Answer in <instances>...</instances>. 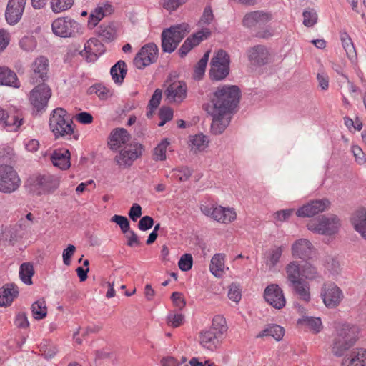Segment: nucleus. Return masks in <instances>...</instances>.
I'll list each match as a JSON object with an SVG mask.
<instances>
[{
	"label": "nucleus",
	"mask_w": 366,
	"mask_h": 366,
	"mask_svg": "<svg viewBox=\"0 0 366 366\" xmlns=\"http://www.w3.org/2000/svg\"><path fill=\"white\" fill-rule=\"evenodd\" d=\"M239 97L240 90L237 86L224 85L217 88L207 108L208 113L213 117L211 125L213 134H220L227 127Z\"/></svg>",
	"instance_id": "1"
},
{
	"label": "nucleus",
	"mask_w": 366,
	"mask_h": 366,
	"mask_svg": "<svg viewBox=\"0 0 366 366\" xmlns=\"http://www.w3.org/2000/svg\"><path fill=\"white\" fill-rule=\"evenodd\" d=\"M227 329L225 318L222 315H216L212 320L211 327L200 332V345L206 350L214 351L221 346Z\"/></svg>",
	"instance_id": "2"
},
{
	"label": "nucleus",
	"mask_w": 366,
	"mask_h": 366,
	"mask_svg": "<svg viewBox=\"0 0 366 366\" xmlns=\"http://www.w3.org/2000/svg\"><path fill=\"white\" fill-rule=\"evenodd\" d=\"M358 330L356 326L342 324L337 328V336L333 340L332 352L337 357L345 356L357 339Z\"/></svg>",
	"instance_id": "3"
},
{
	"label": "nucleus",
	"mask_w": 366,
	"mask_h": 366,
	"mask_svg": "<svg viewBox=\"0 0 366 366\" xmlns=\"http://www.w3.org/2000/svg\"><path fill=\"white\" fill-rule=\"evenodd\" d=\"M285 272L289 286L305 302L310 300L308 283L302 280V269L297 262H290L285 267Z\"/></svg>",
	"instance_id": "4"
},
{
	"label": "nucleus",
	"mask_w": 366,
	"mask_h": 366,
	"mask_svg": "<svg viewBox=\"0 0 366 366\" xmlns=\"http://www.w3.org/2000/svg\"><path fill=\"white\" fill-rule=\"evenodd\" d=\"M190 31V26L187 23H182L164 29L162 33V49L164 52L172 53L180 41Z\"/></svg>",
	"instance_id": "5"
},
{
	"label": "nucleus",
	"mask_w": 366,
	"mask_h": 366,
	"mask_svg": "<svg viewBox=\"0 0 366 366\" xmlns=\"http://www.w3.org/2000/svg\"><path fill=\"white\" fill-rule=\"evenodd\" d=\"M66 111L61 107L53 110L49 118V127L56 138L71 135L74 129L71 125V119L66 118Z\"/></svg>",
	"instance_id": "6"
},
{
	"label": "nucleus",
	"mask_w": 366,
	"mask_h": 366,
	"mask_svg": "<svg viewBox=\"0 0 366 366\" xmlns=\"http://www.w3.org/2000/svg\"><path fill=\"white\" fill-rule=\"evenodd\" d=\"M53 33L61 38H74L83 34L84 28L70 17L55 19L51 24Z\"/></svg>",
	"instance_id": "7"
},
{
	"label": "nucleus",
	"mask_w": 366,
	"mask_h": 366,
	"mask_svg": "<svg viewBox=\"0 0 366 366\" xmlns=\"http://www.w3.org/2000/svg\"><path fill=\"white\" fill-rule=\"evenodd\" d=\"M20 184V178L12 167L0 164V192L11 193L19 187Z\"/></svg>",
	"instance_id": "8"
},
{
	"label": "nucleus",
	"mask_w": 366,
	"mask_h": 366,
	"mask_svg": "<svg viewBox=\"0 0 366 366\" xmlns=\"http://www.w3.org/2000/svg\"><path fill=\"white\" fill-rule=\"evenodd\" d=\"M339 226V219L335 216L331 217L322 216L318 219L310 220L307 224L310 231L319 234L327 235L336 233Z\"/></svg>",
	"instance_id": "9"
},
{
	"label": "nucleus",
	"mask_w": 366,
	"mask_h": 366,
	"mask_svg": "<svg viewBox=\"0 0 366 366\" xmlns=\"http://www.w3.org/2000/svg\"><path fill=\"white\" fill-rule=\"evenodd\" d=\"M51 96V91L48 85L44 83L39 84L30 92L29 101L36 113H42L45 111L48 101Z\"/></svg>",
	"instance_id": "10"
},
{
	"label": "nucleus",
	"mask_w": 366,
	"mask_h": 366,
	"mask_svg": "<svg viewBox=\"0 0 366 366\" xmlns=\"http://www.w3.org/2000/svg\"><path fill=\"white\" fill-rule=\"evenodd\" d=\"M143 151L144 147L141 144L138 142L130 143L121 149L119 154L115 157V162L119 167H129L137 159L142 156Z\"/></svg>",
	"instance_id": "11"
},
{
	"label": "nucleus",
	"mask_w": 366,
	"mask_h": 366,
	"mask_svg": "<svg viewBox=\"0 0 366 366\" xmlns=\"http://www.w3.org/2000/svg\"><path fill=\"white\" fill-rule=\"evenodd\" d=\"M158 52V47L154 43H149L143 46L134 59V65L138 69H143L157 61Z\"/></svg>",
	"instance_id": "12"
},
{
	"label": "nucleus",
	"mask_w": 366,
	"mask_h": 366,
	"mask_svg": "<svg viewBox=\"0 0 366 366\" xmlns=\"http://www.w3.org/2000/svg\"><path fill=\"white\" fill-rule=\"evenodd\" d=\"M49 61L44 56H39L31 66L30 81L31 84H42L48 79Z\"/></svg>",
	"instance_id": "13"
},
{
	"label": "nucleus",
	"mask_w": 366,
	"mask_h": 366,
	"mask_svg": "<svg viewBox=\"0 0 366 366\" xmlns=\"http://www.w3.org/2000/svg\"><path fill=\"white\" fill-rule=\"evenodd\" d=\"M330 202L327 199H316L300 207L296 215L299 217H311L329 208Z\"/></svg>",
	"instance_id": "14"
},
{
	"label": "nucleus",
	"mask_w": 366,
	"mask_h": 366,
	"mask_svg": "<svg viewBox=\"0 0 366 366\" xmlns=\"http://www.w3.org/2000/svg\"><path fill=\"white\" fill-rule=\"evenodd\" d=\"M323 302L327 307H336L342 301V290L334 283L324 285L321 293Z\"/></svg>",
	"instance_id": "15"
},
{
	"label": "nucleus",
	"mask_w": 366,
	"mask_h": 366,
	"mask_svg": "<svg viewBox=\"0 0 366 366\" xmlns=\"http://www.w3.org/2000/svg\"><path fill=\"white\" fill-rule=\"evenodd\" d=\"M247 56L251 64L262 66L267 64L270 59L268 49L262 44L254 46L247 51Z\"/></svg>",
	"instance_id": "16"
},
{
	"label": "nucleus",
	"mask_w": 366,
	"mask_h": 366,
	"mask_svg": "<svg viewBox=\"0 0 366 366\" xmlns=\"http://www.w3.org/2000/svg\"><path fill=\"white\" fill-rule=\"evenodd\" d=\"M26 0H9L5 11V18L10 25L19 21L24 13Z\"/></svg>",
	"instance_id": "17"
},
{
	"label": "nucleus",
	"mask_w": 366,
	"mask_h": 366,
	"mask_svg": "<svg viewBox=\"0 0 366 366\" xmlns=\"http://www.w3.org/2000/svg\"><path fill=\"white\" fill-rule=\"evenodd\" d=\"M291 252L295 258L310 259L315 254V249L308 239H300L292 244Z\"/></svg>",
	"instance_id": "18"
},
{
	"label": "nucleus",
	"mask_w": 366,
	"mask_h": 366,
	"mask_svg": "<svg viewBox=\"0 0 366 366\" xmlns=\"http://www.w3.org/2000/svg\"><path fill=\"white\" fill-rule=\"evenodd\" d=\"M264 299L270 305L276 309L282 308L286 303V300L282 290L275 284L267 286L264 292Z\"/></svg>",
	"instance_id": "19"
},
{
	"label": "nucleus",
	"mask_w": 366,
	"mask_h": 366,
	"mask_svg": "<svg viewBox=\"0 0 366 366\" xmlns=\"http://www.w3.org/2000/svg\"><path fill=\"white\" fill-rule=\"evenodd\" d=\"M104 51V44L99 40L92 38L86 41L84 49L79 52V54L88 62H94Z\"/></svg>",
	"instance_id": "20"
},
{
	"label": "nucleus",
	"mask_w": 366,
	"mask_h": 366,
	"mask_svg": "<svg viewBox=\"0 0 366 366\" xmlns=\"http://www.w3.org/2000/svg\"><path fill=\"white\" fill-rule=\"evenodd\" d=\"M210 35L211 31L209 29L202 28L200 31L188 37L179 50L180 56H185L194 46L199 45L202 41L208 39Z\"/></svg>",
	"instance_id": "21"
},
{
	"label": "nucleus",
	"mask_w": 366,
	"mask_h": 366,
	"mask_svg": "<svg viewBox=\"0 0 366 366\" xmlns=\"http://www.w3.org/2000/svg\"><path fill=\"white\" fill-rule=\"evenodd\" d=\"M187 87L183 81H174L165 90V96L169 102H182L187 97Z\"/></svg>",
	"instance_id": "22"
},
{
	"label": "nucleus",
	"mask_w": 366,
	"mask_h": 366,
	"mask_svg": "<svg viewBox=\"0 0 366 366\" xmlns=\"http://www.w3.org/2000/svg\"><path fill=\"white\" fill-rule=\"evenodd\" d=\"M272 15L263 11H254L245 14L242 19L243 26L247 28L261 26L269 21Z\"/></svg>",
	"instance_id": "23"
},
{
	"label": "nucleus",
	"mask_w": 366,
	"mask_h": 366,
	"mask_svg": "<svg viewBox=\"0 0 366 366\" xmlns=\"http://www.w3.org/2000/svg\"><path fill=\"white\" fill-rule=\"evenodd\" d=\"M59 180L50 174L38 176L34 182V187L39 194L49 193L59 187Z\"/></svg>",
	"instance_id": "24"
},
{
	"label": "nucleus",
	"mask_w": 366,
	"mask_h": 366,
	"mask_svg": "<svg viewBox=\"0 0 366 366\" xmlns=\"http://www.w3.org/2000/svg\"><path fill=\"white\" fill-rule=\"evenodd\" d=\"M341 366H366V349L356 348L347 353Z\"/></svg>",
	"instance_id": "25"
},
{
	"label": "nucleus",
	"mask_w": 366,
	"mask_h": 366,
	"mask_svg": "<svg viewBox=\"0 0 366 366\" xmlns=\"http://www.w3.org/2000/svg\"><path fill=\"white\" fill-rule=\"evenodd\" d=\"M131 136L124 128H117L114 129L110 134L109 144L110 148L117 150L122 147L129 145Z\"/></svg>",
	"instance_id": "26"
},
{
	"label": "nucleus",
	"mask_w": 366,
	"mask_h": 366,
	"mask_svg": "<svg viewBox=\"0 0 366 366\" xmlns=\"http://www.w3.org/2000/svg\"><path fill=\"white\" fill-rule=\"evenodd\" d=\"M18 287L14 284H6L0 288V306H9L18 296Z\"/></svg>",
	"instance_id": "27"
},
{
	"label": "nucleus",
	"mask_w": 366,
	"mask_h": 366,
	"mask_svg": "<svg viewBox=\"0 0 366 366\" xmlns=\"http://www.w3.org/2000/svg\"><path fill=\"white\" fill-rule=\"evenodd\" d=\"M237 214L234 209L224 208L221 206H215L211 218L224 224H228L234 221Z\"/></svg>",
	"instance_id": "28"
},
{
	"label": "nucleus",
	"mask_w": 366,
	"mask_h": 366,
	"mask_svg": "<svg viewBox=\"0 0 366 366\" xmlns=\"http://www.w3.org/2000/svg\"><path fill=\"white\" fill-rule=\"evenodd\" d=\"M70 156L68 149H59L54 151L51 156V160L55 167L61 169H66L71 166Z\"/></svg>",
	"instance_id": "29"
},
{
	"label": "nucleus",
	"mask_w": 366,
	"mask_h": 366,
	"mask_svg": "<svg viewBox=\"0 0 366 366\" xmlns=\"http://www.w3.org/2000/svg\"><path fill=\"white\" fill-rule=\"evenodd\" d=\"M0 84L14 88L21 85L16 73L6 66H0Z\"/></svg>",
	"instance_id": "30"
},
{
	"label": "nucleus",
	"mask_w": 366,
	"mask_h": 366,
	"mask_svg": "<svg viewBox=\"0 0 366 366\" xmlns=\"http://www.w3.org/2000/svg\"><path fill=\"white\" fill-rule=\"evenodd\" d=\"M352 224L356 231L366 239V209L357 210L353 215Z\"/></svg>",
	"instance_id": "31"
},
{
	"label": "nucleus",
	"mask_w": 366,
	"mask_h": 366,
	"mask_svg": "<svg viewBox=\"0 0 366 366\" xmlns=\"http://www.w3.org/2000/svg\"><path fill=\"white\" fill-rule=\"evenodd\" d=\"M127 73L126 63L122 61H118L110 69V74L112 79L116 84H121Z\"/></svg>",
	"instance_id": "32"
},
{
	"label": "nucleus",
	"mask_w": 366,
	"mask_h": 366,
	"mask_svg": "<svg viewBox=\"0 0 366 366\" xmlns=\"http://www.w3.org/2000/svg\"><path fill=\"white\" fill-rule=\"evenodd\" d=\"M224 268V256L222 254H214L210 262L209 269L215 277H220Z\"/></svg>",
	"instance_id": "33"
},
{
	"label": "nucleus",
	"mask_w": 366,
	"mask_h": 366,
	"mask_svg": "<svg viewBox=\"0 0 366 366\" xmlns=\"http://www.w3.org/2000/svg\"><path fill=\"white\" fill-rule=\"evenodd\" d=\"M285 334V330L282 327L278 325H271L267 328L262 330L258 335L257 337H262L264 336L272 337L276 340L279 341L282 340Z\"/></svg>",
	"instance_id": "34"
},
{
	"label": "nucleus",
	"mask_w": 366,
	"mask_h": 366,
	"mask_svg": "<svg viewBox=\"0 0 366 366\" xmlns=\"http://www.w3.org/2000/svg\"><path fill=\"white\" fill-rule=\"evenodd\" d=\"M207 137L202 134H199L190 137L191 149L194 153L204 150L207 147Z\"/></svg>",
	"instance_id": "35"
},
{
	"label": "nucleus",
	"mask_w": 366,
	"mask_h": 366,
	"mask_svg": "<svg viewBox=\"0 0 366 366\" xmlns=\"http://www.w3.org/2000/svg\"><path fill=\"white\" fill-rule=\"evenodd\" d=\"M229 67L210 64L209 76L213 81H222L229 75Z\"/></svg>",
	"instance_id": "36"
},
{
	"label": "nucleus",
	"mask_w": 366,
	"mask_h": 366,
	"mask_svg": "<svg viewBox=\"0 0 366 366\" xmlns=\"http://www.w3.org/2000/svg\"><path fill=\"white\" fill-rule=\"evenodd\" d=\"M32 315L36 320H42L46 317L47 307L45 300H38L31 305Z\"/></svg>",
	"instance_id": "37"
},
{
	"label": "nucleus",
	"mask_w": 366,
	"mask_h": 366,
	"mask_svg": "<svg viewBox=\"0 0 366 366\" xmlns=\"http://www.w3.org/2000/svg\"><path fill=\"white\" fill-rule=\"evenodd\" d=\"M340 39L347 57L352 61L356 58V51L351 38L347 32L344 31L340 34Z\"/></svg>",
	"instance_id": "38"
},
{
	"label": "nucleus",
	"mask_w": 366,
	"mask_h": 366,
	"mask_svg": "<svg viewBox=\"0 0 366 366\" xmlns=\"http://www.w3.org/2000/svg\"><path fill=\"white\" fill-rule=\"evenodd\" d=\"M24 122V119L17 115L9 116L6 113L1 127L6 128L8 131H16Z\"/></svg>",
	"instance_id": "39"
},
{
	"label": "nucleus",
	"mask_w": 366,
	"mask_h": 366,
	"mask_svg": "<svg viewBox=\"0 0 366 366\" xmlns=\"http://www.w3.org/2000/svg\"><path fill=\"white\" fill-rule=\"evenodd\" d=\"M34 274L33 265L29 262L23 263L20 266L19 277L24 283L26 285H31V277Z\"/></svg>",
	"instance_id": "40"
},
{
	"label": "nucleus",
	"mask_w": 366,
	"mask_h": 366,
	"mask_svg": "<svg viewBox=\"0 0 366 366\" xmlns=\"http://www.w3.org/2000/svg\"><path fill=\"white\" fill-rule=\"evenodd\" d=\"M230 57L228 53L223 50L219 49L214 54L211 59L210 64L220 65L222 66L229 67Z\"/></svg>",
	"instance_id": "41"
},
{
	"label": "nucleus",
	"mask_w": 366,
	"mask_h": 366,
	"mask_svg": "<svg viewBox=\"0 0 366 366\" xmlns=\"http://www.w3.org/2000/svg\"><path fill=\"white\" fill-rule=\"evenodd\" d=\"M209 54L210 51H207L197 62L194 73V78L195 79H201L204 75L205 69L209 58Z\"/></svg>",
	"instance_id": "42"
},
{
	"label": "nucleus",
	"mask_w": 366,
	"mask_h": 366,
	"mask_svg": "<svg viewBox=\"0 0 366 366\" xmlns=\"http://www.w3.org/2000/svg\"><path fill=\"white\" fill-rule=\"evenodd\" d=\"M169 144L167 139H163L154 149V159L156 161H163L166 159V151Z\"/></svg>",
	"instance_id": "43"
},
{
	"label": "nucleus",
	"mask_w": 366,
	"mask_h": 366,
	"mask_svg": "<svg viewBox=\"0 0 366 366\" xmlns=\"http://www.w3.org/2000/svg\"><path fill=\"white\" fill-rule=\"evenodd\" d=\"M299 323L308 326L315 333L319 332L322 328V321L319 317H305L299 320Z\"/></svg>",
	"instance_id": "44"
},
{
	"label": "nucleus",
	"mask_w": 366,
	"mask_h": 366,
	"mask_svg": "<svg viewBox=\"0 0 366 366\" xmlns=\"http://www.w3.org/2000/svg\"><path fill=\"white\" fill-rule=\"evenodd\" d=\"M282 247H275L270 251L268 259L266 262V264L269 267V269H272L276 266L282 256Z\"/></svg>",
	"instance_id": "45"
},
{
	"label": "nucleus",
	"mask_w": 366,
	"mask_h": 366,
	"mask_svg": "<svg viewBox=\"0 0 366 366\" xmlns=\"http://www.w3.org/2000/svg\"><path fill=\"white\" fill-rule=\"evenodd\" d=\"M303 24L306 26H312L317 20V14L314 9H307L303 11Z\"/></svg>",
	"instance_id": "46"
},
{
	"label": "nucleus",
	"mask_w": 366,
	"mask_h": 366,
	"mask_svg": "<svg viewBox=\"0 0 366 366\" xmlns=\"http://www.w3.org/2000/svg\"><path fill=\"white\" fill-rule=\"evenodd\" d=\"M302 276L306 279L313 280L318 276L316 267L311 263L306 262L302 267Z\"/></svg>",
	"instance_id": "47"
},
{
	"label": "nucleus",
	"mask_w": 366,
	"mask_h": 366,
	"mask_svg": "<svg viewBox=\"0 0 366 366\" xmlns=\"http://www.w3.org/2000/svg\"><path fill=\"white\" fill-rule=\"evenodd\" d=\"M90 94H96L101 99H107L109 94V89H107L102 84H95L89 89Z\"/></svg>",
	"instance_id": "48"
},
{
	"label": "nucleus",
	"mask_w": 366,
	"mask_h": 366,
	"mask_svg": "<svg viewBox=\"0 0 366 366\" xmlns=\"http://www.w3.org/2000/svg\"><path fill=\"white\" fill-rule=\"evenodd\" d=\"M214 19L213 12L210 6H207L204 8L203 14L198 22L199 26H204L209 25L212 23Z\"/></svg>",
	"instance_id": "49"
},
{
	"label": "nucleus",
	"mask_w": 366,
	"mask_h": 366,
	"mask_svg": "<svg viewBox=\"0 0 366 366\" xmlns=\"http://www.w3.org/2000/svg\"><path fill=\"white\" fill-rule=\"evenodd\" d=\"M111 222L117 224L124 234H127V232H129V222L127 217L115 214L112 217Z\"/></svg>",
	"instance_id": "50"
},
{
	"label": "nucleus",
	"mask_w": 366,
	"mask_h": 366,
	"mask_svg": "<svg viewBox=\"0 0 366 366\" xmlns=\"http://www.w3.org/2000/svg\"><path fill=\"white\" fill-rule=\"evenodd\" d=\"M193 259L190 254H183L179 262L178 266L182 271H189L192 267Z\"/></svg>",
	"instance_id": "51"
},
{
	"label": "nucleus",
	"mask_w": 366,
	"mask_h": 366,
	"mask_svg": "<svg viewBox=\"0 0 366 366\" xmlns=\"http://www.w3.org/2000/svg\"><path fill=\"white\" fill-rule=\"evenodd\" d=\"M99 35L103 39H105V41H112L115 36V29L114 26L111 24L105 26L104 28L101 27L99 31Z\"/></svg>",
	"instance_id": "52"
},
{
	"label": "nucleus",
	"mask_w": 366,
	"mask_h": 366,
	"mask_svg": "<svg viewBox=\"0 0 366 366\" xmlns=\"http://www.w3.org/2000/svg\"><path fill=\"white\" fill-rule=\"evenodd\" d=\"M351 152L355 159V162L360 164L363 165L366 164V154L362 149L357 145H353L351 147Z\"/></svg>",
	"instance_id": "53"
},
{
	"label": "nucleus",
	"mask_w": 366,
	"mask_h": 366,
	"mask_svg": "<svg viewBox=\"0 0 366 366\" xmlns=\"http://www.w3.org/2000/svg\"><path fill=\"white\" fill-rule=\"evenodd\" d=\"M228 297L231 300L235 302H238L241 300L242 294L241 289L239 285L236 283H232L230 285L228 292Z\"/></svg>",
	"instance_id": "54"
},
{
	"label": "nucleus",
	"mask_w": 366,
	"mask_h": 366,
	"mask_svg": "<svg viewBox=\"0 0 366 366\" xmlns=\"http://www.w3.org/2000/svg\"><path fill=\"white\" fill-rule=\"evenodd\" d=\"M20 47L26 51L33 50L35 46V41L33 37L24 36L19 41Z\"/></svg>",
	"instance_id": "55"
},
{
	"label": "nucleus",
	"mask_w": 366,
	"mask_h": 366,
	"mask_svg": "<svg viewBox=\"0 0 366 366\" xmlns=\"http://www.w3.org/2000/svg\"><path fill=\"white\" fill-rule=\"evenodd\" d=\"M294 209L279 210L274 214V218L280 222L287 220L294 213Z\"/></svg>",
	"instance_id": "56"
},
{
	"label": "nucleus",
	"mask_w": 366,
	"mask_h": 366,
	"mask_svg": "<svg viewBox=\"0 0 366 366\" xmlns=\"http://www.w3.org/2000/svg\"><path fill=\"white\" fill-rule=\"evenodd\" d=\"M175 177L181 182L187 180L192 175L187 167H182L174 170Z\"/></svg>",
	"instance_id": "57"
},
{
	"label": "nucleus",
	"mask_w": 366,
	"mask_h": 366,
	"mask_svg": "<svg viewBox=\"0 0 366 366\" xmlns=\"http://www.w3.org/2000/svg\"><path fill=\"white\" fill-rule=\"evenodd\" d=\"M76 250V247L73 244H69L65 249L63 251L62 257L63 262L65 265L71 264V258L74 255Z\"/></svg>",
	"instance_id": "58"
},
{
	"label": "nucleus",
	"mask_w": 366,
	"mask_h": 366,
	"mask_svg": "<svg viewBox=\"0 0 366 366\" xmlns=\"http://www.w3.org/2000/svg\"><path fill=\"white\" fill-rule=\"evenodd\" d=\"M184 320V315L182 314H169L167 316L168 323L173 327L180 326Z\"/></svg>",
	"instance_id": "59"
},
{
	"label": "nucleus",
	"mask_w": 366,
	"mask_h": 366,
	"mask_svg": "<svg viewBox=\"0 0 366 366\" xmlns=\"http://www.w3.org/2000/svg\"><path fill=\"white\" fill-rule=\"evenodd\" d=\"M154 219L149 216H144L141 218L138 223V228L142 231H146L152 227Z\"/></svg>",
	"instance_id": "60"
},
{
	"label": "nucleus",
	"mask_w": 366,
	"mask_h": 366,
	"mask_svg": "<svg viewBox=\"0 0 366 366\" xmlns=\"http://www.w3.org/2000/svg\"><path fill=\"white\" fill-rule=\"evenodd\" d=\"M128 215L133 222H136L142 215L141 206L137 203H134L129 211Z\"/></svg>",
	"instance_id": "61"
},
{
	"label": "nucleus",
	"mask_w": 366,
	"mask_h": 366,
	"mask_svg": "<svg viewBox=\"0 0 366 366\" xmlns=\"http://www.w3.org/2000/svg\"><path fill=\"white\" fill-rule=\"evenodd\" d=\"M162 92L160 89H157L153 95L152 96L151 99L149 102L148 106L152 108H157L160 104V101L162 99Z\"/></svg>",
	"instance_id": "62"
},
{
	"label": "nucleus",
	"mask_w": 366,
	"mask_h": 366,
	"mask_svg": "<svg viewBox=\"0 0 366 366\" xmlns=\"http://www.w3.org/2000/svg\"><path fill=\"white\" fill-rule=\"evenodd\" d=\"M171 299L175 306L180 310H182L186 305L185 300L182 297V294L180 292H174L172 294Z\"/></svg>",
	"instance_id": "63"
},
{
	"label": "nucleus",
	"mask_w": 366,
	"mask_h": 366,
	"mask_svg": "<svg viewBox=\"0 0 366 366\" xmlns=\"http://www.w3.org/2000/svg\"><path fill=\"white\" fill-rule=\"evenodd\" d=\"M326 267L333 274H338L340 270V262L333 258L327 261Z\"/></svg>",
	"instance_id": "64"
}]
</instances>
